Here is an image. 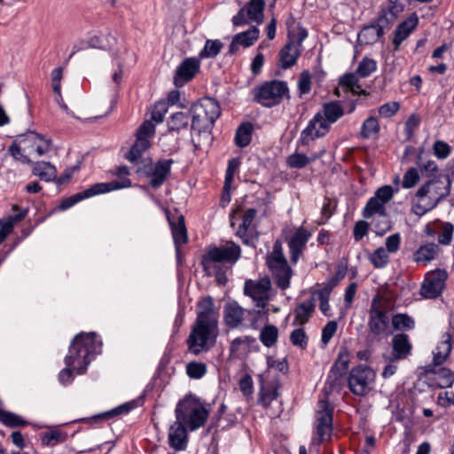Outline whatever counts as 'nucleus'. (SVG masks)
<instances>
[{
  "label": "nucleus",
  "mask_w": 454,
  "mask_h": 454,
  "mask_svg": "<svg viewBox=\"0 0 454 454\" xmlns=\"http://www.w3.org/2000/svg\"><path fill=\"white\" fill-rule=\"evenodd\" d=\"M101 342L97 340L95 333H81L77 334L70 347L68 355L65 358L67 367L59 373V380L67 385L73 380L72 369L78 374H82L90 363V356L99 352Z\"/></svg>",
  "instance_id": "nucleus-1"
},
{
  "label": "nucleus",
  "mask_w": 454,
  "mask_h": 454,
  "mask_svg": "<svg viewBox=\"0 0 454 454\" xmlns=\"http://www.w3.org/2000/svg\"><path fill=\"white\" fill-rule=\"evenodd\" d=\"M175 415L176 419H181L191 431H194L204 426L208 411L196 397L189 395L178 402Z\"/></svg>",
  "instance_id": "nucleus-2"
},
{
  "label": "nucleus",
  "mask_w": 454,
  "mask_h": 454,
  "mask_svg": "<svg viewBox=\"0 0 454 454\" xmlns=\"http://www.w3.org/2000/svg\"><path fill=\"white\" fill-rule=\"evenodd\" d=\"M189 114L192 118L191 129L201 132L214 125L221 114V108L215 99L204 98L192 106Z\"/></svg>",
  "instance_id": "nucleus-3"
},
{
  "label": "nucleus",
  "mask_w": 454,
  "mask_h": 454,
  "mask_svg": "<svg viewBox=\"0 0 454 454\" xmlns=\"http://www.w3.org/2000/svg\"><path fill=\"white\" fill-rule=\"evenodd\" d=\"M218 336V325L194 322L187 339L189 351L194 355L207 352Z\"/></svg>",
  "instance_id": "nucleus-4"
},
{
  "label": "nucleus",
  "mask_w": 454,
  "mask_h": 454,
  "mask_svg": "<svg viewBox=\"0 0 454 454\" xmlns=\"http://www.w3.org/2000/svg\"><path fill=\"white\" fill-rule=\"evenodd\" d=\"M288 91L286 82L271 80L253 89V100L264 107L270 108L279 105Z\"/></svg>",
  "instance_id": "nucleus-5"
},
{
  "label": "nucleus",
  "mask_w": 454,
  "mask_h": 454,
  "mask_svg": "<svg viewBox=\"0 0 454 454\" xmlns=\"http://www.w3.org/2000/svg\"><path fill=\"white\" fill-rule=\"evenodd\" d=\"M451 180L449 176L438 175L427 180L416 192L419 199L428 197L431 207H435L440 201L449 196Z\"/></svg>",
  "instance_id": "nucleus-6"
},
{
  "label": "nucleus",
  "mask_w": 454,
  "mask_h": 454,
  "mask_svg": "<svg viewBox=\"0 0 454 454\" xmlns=\"http://www.w3.org/2000/svg\"><path fill=\"white\" fill-rule=\"evenodd\" d=\"M129 186H130V181L129 179H124L121 182L112 181L109 183H98L82 192H77L63 200L59 205V208L61 210H66L84 199H89L98 194Z\"/></svg>",
  "instance_id": "nucleus-7"
},
{
  "label": "nucleus",
  "mask_w": 454,
  "mask_h": 454,
  "mask_svg": "<svg viewBox=\"0 0 454 454\" xmlns=\"http://www.w3.org/2000/svg\"><path fill=\"white\" fill-rule=\"evenodd\" d=\"M374 380V371L365 364H359L352 368L349 372L348 387L354 395L364 396L372 388Z\"/></svg>",
  "instance_id": "nucleus-8"
},
{
  "label": "nucleus",
  "mask_w": 454,
  "mask_h": 454,
  "mask_svg": "<svg viewBox=\"0 0 454 454\" xmlns=\"http://www.w3.org/2000/svg\"><path fill=\"white\" fill-rule=\"evenodd\" d=\"M378 296L372 300V303L368 311L369 319L367 323L368 336L367 341L380 340V336L387 333L389 325L388 314L386 310L380 309L377 306Z\"/></svg>",
  "instance_id": "nucleus-9"
},
{
  "label": "nucleus",
  "mask_w": 454,
  "mask_h": 454,
  "mask_svg": "<svg viewBox=\"0 0 454 454\" xmlns=\"http://www.w3.org/2000/svg\"><path fill=\"white\" fill-rule=\"evenodd\" d=\"M174 163L172 159L158 160L154 165L152 162L144 163L139 166L137 172L139 175L145 176L150 178L149 184L153 189L160 188L170 175L171 167Z\"/></svg>",
  "instance_id": "nucleus-10"
},
{
  "label": "nucleus",
  "mask_w": 454,
  "mask_h": 454,
  "mask_svg": "<svg viewBox=\"0 0 454 454\" xmlns=\"http://www.w3.org/2000/svg\"><path fill=\"white\" fill-rule=\"evenodd\" d=\"M241 255V249L239 245L231 242L228 246L214 247L203 256L202 263L205 268L211 262L235 263Z\"/></svg>",
  "instance_id": "nucleus-11"
},
{
  "label": "nucleus",
  "mask_w": 454,
  "mask_h": 454,
  "mask_svg": "<svg viewBox=\"0 0 454 454\" xmlns=\"http://www.w3.org/2000/svg\"><path fill=\"white\" fill-rule=\"evenodd\" d=\"M448 273L445 270L437 269L426 274L419 294L426 299L439 297L445 288Z\"/></svg>",
  "instance_id": "nucleus-12"
},
{
  "label": "nucleus",
  "mask_w": 454,
  "mask_h": 454,
  "mask_svg": "<svg viewBox=\"0 0 454 454\" xmlns=\"http://www.w3.org/2000/svg\"><path fill=\"white\" fill-rule=\"evenodd\" d=\"M319 407L320 411L317 417V438L313 439V444H320L330 439L333 431V407L330 406L327 401H320Z\"/></svg>",
  "instance_id": "nucleus-13"
},
{
  "label": "nucleus",
  "mask_w": 454,
  "mask_h": 454,
  "mask_svg": "<svg viewBox=\"0 0 454 454\" xmlns=\"http://www.w3.org/2000/svg\"><path fill=\"white\" fill-rule=\"evenodd\" d=\"M270 287L271 283L267 277L262 278L259 280L248 279L244 285V294L256 302V307L264 309L269 300Z\"/></svg>",
  "instance_id": "nucleus-14"
},
{
  "label": "nucleus",
  "mask_w": 454,
  "mask_h": 454,
  "mask_svg": "<svg viewBox=\"0 0 454 454\" xmlns=\"http://www.w3.org/2000/svg\"><path fill=\"white\" fill-rule=\"evenodd\" d=\"M330 124L325 121L319 112L309 121L308 126L301 133V142L308 145L309 140L324 137L330 130Z\"/></svg>",
  "instance_id": "nucleus-15"
},
{
  "label": "nucleus",
  "mask_w": 454,
  "mask_h": 454,
  "mask_svg": "<svg viewBox=\"0 0 454 454\" xmlns=\"http://www.w3.org/2000/svg\"><path fill=\"white\" fill-rule=\"evenodd\" d=\"M197 317L195 322L218 325V310L214 299L207 295L201 298L198 303Z\"/></svg>",
  "instance_id": "nucleus-16"
},
{
  "label": "nucleus",
  "mask_w": 454,
  "mask_h": 454,
  "mask_svg": "<svg viewBox=\"0 0 454 454\" xmlns=\"http://www.w3.org/2000/svg\"><path fill=\"white\" fill-rule=\"evenodd\" d=\"M200 69V61L195 58H187L177 67L174 75V84L179 88L191 81Z\"/></svg>",
  "instance_id": "nucleus-17"
},
{
  "label": "nucleus",
  "mask_w": 454,
  "mask_h": 454,
  "mask_svg": "<svg viewBox=\"0 0 454 454\" xmlns=\"http://www.w3.org/2000/svg\"><path fill=\"white\" fill-rule=\"evenodd\" d=\"M348 367V360L341 358L340 355L331 368L326 380L325 391L333 392L341 385V379L346 374Z\"/></svg>",
  "instance_id": "nucleus-18"
},
{
  "label": "nucleus",
  "mask_w": 454,
  "mask_h": 454,
  "mask_svg": "<svg viewBox=\"0 0 454 454\" xmlns=\"http://www.w3.org/2000/svg\"><path fill=\"white\" fill-rule=\"evenodd\" d=\"M419 18L416 13H412L405 20L397 25L393 38L394 51H399L400 45L405 41L411 32L417 27Z\"/></svg>",
  "instance_id": "nucleus-19"
},
{
  "label": "nucleus",
  "mask_w": 454,
  "mask_h": 454,
  "mask_svg": "<svg viewBox=\"0 0 454 454\" xmlns=\"http://www.w3.org/2000/svg\"><path fill=\"white\" fill-rule=\"evenodd\" d=\"M310 237V232L306 229L300 227L296 230L294 236L290 239L288 246L290 250V259L293 263H296L306 247V244Z\"/></svg>",
  "instance_id": "nucleus-20"
},
{
  "label": "nucleus",
  "mask_w": 454,
  "mask_h": 454,
  "mask_svg": "<svg viewBox=\"0 0 454 454\" xmlns=\"http://www.w3.org/2000/svg\"><path fill=\"white\" fill-rule=\"evenodd\" d=\"M187 430L181 419H176L169 427L168 443L176 450H183L187 445Z\"/></svg>",
  "instance_id": "nucleus-21"
},
{
  "label": "nucleus",
  "mask_w": 454,
  "mask_h": 454,
  "mask_svg": "<svg viewBox=\"0 0 454 454\" xmlns=\"http://www.w3.org/2000/svg\"><path fill=\"white\" fill-rule=\"evenodd\" d=\"M257 211L254 208H248L245 211L242 217V223L239 226L238 231L236 232L237 236H239L242 242L245 245L254 247L256 238H253L250 235L252 223L256 216Z\"/></svg>",
  "instance_id": "nucleus-22"
},
{
  "label": "nucleus",
  "mask_w": 454,
  "mask_h": 454,
  "mask_svg": "<svg viewBox=\"0 0 454 454\" xmlns=\"http://www.w3.org/2000/svg\"><path fill=\"white\" fill-rule=\"evenodd\" d=\"M392 356L391 362L403 360L408 357L411 352L412 345L406 333H397L392 339Z\"/></svg>",
  "instance_id": "nucleus-23"
},
{
  "label": "nucleus",
  "mask_w": 454,
  "mask_h": 454,
  "mask_svg": "<svg viewBox=\"0 0 454 454\" xmlns=\"http://www.w3.org/2000/svg\"><path fill=\"white\" fill-rule=\"evenodd\" d=\"M245 309L235 301L227 303L223 309L225 325L231 328H238L244 320Z\"/></svg>",
  "instance_id": "nucleus-24"
},
{
  "label": "nucleus",
  "mask_w": 454,
  "mask_h": 454,
  "mask_svg": "<svg viewBox=\"0 0 454 454\" xmlns=\"http://www.w3.org/2000/svg\"><path fill=\"white\" fill-rule=\"evenodd\" d=\"M18 141L20 144H26L27 141H32L35 151L38 156L43 155L50 149V141L35 131L27 130L24 134L19 135Z\"/></svg>",
  "instance_id": "nucleus-25"
},
{
  "label": "nucleus",
  "mask_w": 454,
  "mask_h": 454,
  "mask_svg": "<svg viewBox=\"0 0 454 454\" xmlns=\"http://www.w3.org/2000/svg\"><path fill=\"white\" fill-rule=\"evenodd\" d=\"M168 222L171 228L176 249L178 253L180 246L185 244L188 241L187 231L184 223V217L183 215H178L176 217V221H174L170 217H168Z\"/></svg>",
  "instance_id": "nucleus-26"
},
{
  "label": "nucleus",
  "mask_w": 454,
  "mask_h": 454,
  "mask_svg": "<svg viewBox=\"0 0 454 454\" xmlns=\"http://www.w3.org/2000/svg\"><path fill=\"white\" fill-rule=\"evenodd\" d=\"M315 311V303L313 300L305 301L297 305L294 310V320L293 325L302 326L306 325Z\"/></svg>",
  "instance_id": "nucleus-27"
},
{
  "label": "nucleus",
  "mask_w": 454,
  "mask_h": 454,
  "mask_svg": "<svg viewBox=\"0 0 454 454\" xmlns=\"http://www.w3.org/2000/svg\"><path fill=\"white\" fill-rule=\"evenodd\" d=\"M300 55V49L295 46L294 41L288 42L279 52V65L282 68L287 69L296 64Z\"/></svg>",
  "instance_id": "nucleus-28"
},
{
  "label": "nucleus",
  "mask_w": 454,
  "mask_h": 454,
  "mask_svg": "<svg viewBox=\"0 0 454 454\" xmlns=\"http://www.w3.org/2000/svg\"><path fill=\"white\" fill-rule=\"evenodd\" d=\"M356 73H347L340 77L339 85L346 91L353 95H366L367 92L361 89Z\"/></svg>",
  "instance_id": "nucleus-29"
},
{
  "label": "nucleus",
  "mask_w": 454,
  "mask_h": 454,
  "mask_svg": "<svg viewBox=\"0 0 454 454\" xmlns=\"http://www.w3.org/2000/svg\"><path fill=\"white\" fill-rule=\"evenodd\" d=\"M32 173L45 182L55 181L57 178V169L55 166L47 161H37L33 163Z\"/></svg>",
  "instance_id": "nucleus-30"
},
{
  "label": "nucleus",
  "mask_w": 454,
  "mask_h": 454,
  "mask_svg": "<svg viewBox=\"0 0 454 454\" xmlns=\"http://www.w3.org/2000/svg\"><path fill=\"white\" fill-rule=\"evenodd\" d=\"M451 340L452 337L450 333H446L442 335V340L438 343L434 354V363L435 365H441L449 356L451 351Z\"/></svg>",
  "instance_id": "nucleus-31"
},
{
  "label": "nucleus",
  "mask_w": 454,
  "mask_h": 454,
  "mask_svg": "<svg viewBox=\"0 0 454 454\" xmlns=\"http://www.w3.org/2000/svg\"><path fill=\"white\" fill-rule=\"evenodd\" d=\"M321 114H323L324 120L327 121L331 125L344 115V110L340 102L331 101L324 104Z\"/></svg>",
  "instance_id": "nucleus-32"
},
{
  "label": "nucleus",
  "mask_w": 454,
  "mask_h": 454,
  "mask_svg": "<svg viewBox=\"0 0 454 454\" xmlns=\"http://www.w3.org/2000/svg\"><path fill=\"white\" fill-rule=\"evenodd\" d=\"M151 144L148 139L137 137L135 143L129 149L126 158L131 163H137L142 154L150 147Z\"/></svg>",
  "instance_id": "nucleus-33"
},
{
  "label": "nucleus",
  "mask_w": 454,
  "mask_h": 454,
  "mask_svg": "<svg viewBox=\"0 0 454 454\" xmlns=\"http://www.w3.org/2000/svg\"><path fill=\"white\" fill-rule=\"evenodd\" d=\"M192 121L189 113L177 112L170 115L168 121V128L169 131H180L187 129L189 121Z\"/></svg>",
  "instance_id": "nucleus-34"
},
{
  "label": "nucleus",
  "mask_w": 454,
  "mask_h": 454,
  "mask_svg": "<svg viewBox=\"0 0 454 454\" xmlns=\"http://www.w3.org/2000/svg\"><path fill=\"white\" fill-rule=\"evenodd\" d=\"M105 39L106 41L107 42V46H103V45H97L95 43V41H98V37H95V38H92L90 42H81L79 43L78 44H75L73 46V51L72 52L70 53L68 59L66 60L65 64H67L69 59L76 53L78 52L79 51L81 50H83L87 47V45H90L91 47H98V48H104V49H106V50H109V51H112L113 48H114V45L116 43V39L114 36L111 35L110 34L109 35H106L105 36Z\"/></svg>",
  "instance_id": "nucleus-35"
},
{
  "label": "nucleus",
  "mask_w": 454,
  "mask_h": 454,
  "mask_svg": "<svg viewBox=\"0 0 454 454\" xmlns=\"http://www.w3.org/2000/svg\"><path fill=\"white\" fill-rule=\"evenodd\" d=\"M384 31L380 27L376 28L372 23L365 26L358 34V40L365 44H372L376 43L381 36Z\"/></svg>",
  "instance_id": "nucleus-36"
},
{
  "label": "nucleus",
  "mask_w": 454,
  "mask_h": 454,
  "mask_svg": "<svg viewBox=\"0 0 454 454\" xmlns=\"http://www.w3.org/2000/svg\"><path fill=\"white\" fill-rule=\"evenodd\" d=\"M253 125L250 122H245L239 126L235 135V143L239 147L247 146L252 139Z\"/></svg>",
  "instance_id": "nucleus-37"
},
{
  "label": "nucleus",
  "mask_w": 454,
  "mask_h": 454,
  "mask_svg": "<svg viewBox=\"0 0 454 454\" xmlns=\"http://www.w3.org/2000/svg\"><path fill=\"white\" fill-rule=\"evenodd\" d=\"M439 247L434 243H427L421 246L414 254V260L417 262H427L433 260L437 254Z\"/></svg>",
  "instance_id": "nucleus-38"
},
{
  "label": "nucleus",
  "mask_w": 454,
  "mask_h": 454,
  "mask_svg": "<svg viewBox=\"0 0 454 454\" xmlns=\"http://www.w3.org/2000/svg\"><path fill=\"white\" fill-rule=\"evenodd\" d=\"M255 342V338L252 336H240L235 338L231 343L230 351L233 355L247 353L250 347Z\"/></svg>",
  "instance_id": "nucleus-39"
},
{
  "label": "nucleus",
  "mask_w": 454,
  "mask_h": 454,
  "mask_svg": "<svg viewBox=\"0 0 454 454\" xmlns=\"http://www.w3.org/2000/svg\"><path fill=\"white\" fill-rule=\"evenodd\" d=\"M376 199L377 198L372 197L367 201L362 211L364 218L369 219L375 215L387 213L386 206Z\"/></svg>",
  "instance_id": "nucleus-40"
},
{
  "label": "nucleus",
  "mask_w": 454,
  "mask_h": 454,
  "mask_svg": "<svg viewBox=\"0 0 454 454\" xmlns=\"http://www.w3.org/2000/svg\"><path fill=\"white\" fill-rule=\"evenodd\" d=\"M264 5L263 0H250L247 9V14L249 20L258 24L262 23Z\"/></svg>",
  "instance_id": "nucleus-41"
},
{
  "label": "nucleus",
  "mask_w": 454,
  "mask_h": 454,
  "mask_svg": "<svg viewBox=\"0 0 454 454\" xmlns=\"http://www.w3.org/2000/svg\"><path fill=\"white\" fill-rule=\"evenodd\" d=\"M27 213V209H24L18 214L10 215L7 219H0V234L4 235V239L12 231L14 224L20 222Z\"/></svg>",
  "instance_id": "nucleus-42"
},
{
  "label": "nucleus",
  "mask_w": 454,
  "mask_h": 454,
  "mask_svg": "<svg viewBox=\"0 0 454 454\" xmlns=\"http://www.w3.org/2000/svg\"><path fill=\"white\" fill-rule=\"evenodd\" d=\"M278 338V329L273 325H266L260 333L259 339L261 342L267 348L273 347Z\"/></svg>",
  "instance_id": "nucleus-43"
},
{
  "label": "nucleus",
  "mask_w": 454,
  "mask_h": 454,
  "mask_svg": "<svg viewBox=\"0 0 454 454\" xmlns=\"http://www.w3.org/2000/svg\"><path fill=\"white\" fill-rule=\"evenodd\" d=\"M436 385L440 388L450 387L454 382V373L448 368L441 367L434 372Z\"/></svg>",
  "instance_id": "nucleus-44"
},
{
  "label": "nucleus",
  "mask_w": 454,
  "mask_h": 454,
  "mask_svg": "<svg viewBox=\"0 0 454 454\" xmlns=\"http://www.w3.org/2000/svg\"><path fill=\"white\" fill-rule=\"evenodd\" d=\"M137 406V402L136 400L122 403L118 407H115L106 412L99 414L96 417V419H110L118 415L129 413L130 411L134 410Z\"/></svg>",
  "instance_id": "nucleus-45"
},
{
  "label": "nucleus",
  "mask_w": 454,
  "mask_h": 454,
  "mask_svg": "<svg viewBox=\"0 0 454 454\" xmlns=\"http://www.w3.org/2000/svg\"><path fill=\"white\" fill-rule=\"evenodd\" d=\"M372 224L373 231L378 236H383L391 229V222L387 213L375 215Z\"/></svg>",
  "instance_id": "nucleus-46"
},
{
  "label": "nucleus",
  "mask_w": 454,
  "mask_h": 454,
  "mask_svg": "<svg viewBox=\"0 0 454 454\" xmlns=\"http://www.w3.org/2000/svg\"><path fill=\"white\" fill-rule=\"evenodd\" d=\"M391 322L395 330H411L415 327L413 318L407 314H395L393 316Z\"/></svg>",
  "instance_id": "nucleus-47"
},
{
  "label": "nucleus",
  "mask_w": 454,
  "mask_h": 454,
  "mask_svg": "<svg viewBox=\"0 0 454 454\" xmlns=\"http://www.w3.org/2000/svg\"><path fill=\"white\" fill-rule=\"evenodd\" d=\"M223 44L220 40H207L204 48L200 52V59L215 58L222 50Z\"/></svg>",
  "instance_id": "nucleus-48"
},
{
  "label": "nucleus",
  "mask_w": 454,
  "mask_h": 454,
  "mask_svg": "<svg viewBox=\"0 0 454 454\" xmlns=\"http://www.w3.org/2000/svg\"><path fill=\"white\" fill-rule=\"evenodd\" d=\"M292 275L293 270L289 265L272 274L277 286L282 290L289 287Z\"/></svg>",
  "instance_id": "nucleus-49"
},
{
  "label": "nucleus",
  "mask_w": 454,
  "mask_h": 454,
  "mask_svg": "<svg viewBox=\"0 0 454 454\" xmlns=\"http://www.w3.org/2000/svg\"><path fill=\"white\" fill-rule=\"evenodd\" d=\"M278 396V390L273 385L262 386L258 402L266 408L273 400L277 399Z\"/></svg>",
  "instance_id": "nucleus-50"
},
{
  "label": "nucleus",
  "mask_w": 454,
  "mask_h": 454,
  "mask_svg": "<svg viewBox=\"0 0 454 454\" xmlns=\"http://www.w3.org/2000/svg\"><path fill=\"white\" fill-rule=\"evenodd\" d=\"M0 421L11 427H24L27 424L20 416L6 411H0Z\"/></svg>",
  "instance_id": "nucleus-51"
},
{
  "label": "nucleus",
  "mask_w": 454,
  "mask_h": 454,
  "mask_svg": "<svg viewBox=\"0 0 454 454\" xmlns=\"http://www.w3.org/2000/svg\"><path fill=\"white\" fill-rule=\"evenodd\" d=\"M396 19L397 17L393 16V14H389L388 12H387V9L382 7L378 18L375 20H373L372 24L376 28L380 27V29L384 31V28H389Z\"/></svg>",
  "instance_id": "nucleus-52"
},
{
  "label": "nucleus",
  "mask_w": 454,
  "mask_h": 454,
  "mask_svg": "<svg viewBox=\"0 0 454 454\" xmlns=\"http://www.w3.org/2000/svg\"><path fill=\"white\" fill-rule=\"evenodd\" d=\"M377 68V63L374 59L364 57L360 61L356 68V74L360 77L365 78L368 77L372 73H373Z\"/></svg>",
  "instance_id": "nucleus-53"
},
{
  "label": "nucleus",
  "mask_w": 454,
  "mask_h": 454,
  "mask_svg": "<svg viewBox=\"0 0 454 454\" xmlns=\"http://www.w3.org/2000/svg\"><path fill=\"white\" fill-rule=\"evenodd\" d=\"M290 341L294 346L305 349L308 346L309 337L303 328H296L290 334Z\"/></svg>",
  "instance_id": "nucleus-54"
},
{
  "label": "nucleus",
  "mask_w": 454,
  "mask_h": 454,
  "mask_svg": "<svg viewBox=\"0 0 454 454\" xmlns=\"http://www.w3.org/2000/svg\"><path fill=\"white\" fill-rule=\"evenodd\" d=\"M380 125L377 119L373 116L368 117L362 125L361 136L364 138H369L372 135L378 133Z\"/></svg>",
  "instance_id": "nucleus-55"
},
{
  "label": "nucleus",
  "mask_w": 454,
  "mask_h": 454,
  "mask_svg": "<svg viewBox=\"0 0 454 454\" xmlns=\"http://www.w3.org/2000/svg\"><path fill=\"white\" fill-rule=\"evenodd\" d=\"M387 251L383 247L377 248L371 255L370 261L375 268H383L388 262Z\"/></svg>",
  "instance_id": "nucleus-56"
},
{
  "label": "nucleus",
  "mask_w": 454,
  "mask_h": 454,
  "mask_svg": "<svg viewBox=\"0 0 454 454\" xmlns=\"http://www.w3.org/2000/svg\"><path fill=\"white\" fill-rule=\"evenodd\" d=\"M419 169L416 168H409L403 175L402 187L404 189H410L414 187L419 181Z\"/></svg>",
  "instance_id": "nucleus-57"
},
{
  "label": "nucleus",
  "mask_w": 454,
  "mask_h": 454,
  "mask_svg": "<svg viewBox=\"0 0 454 454\" xmlns=\"http://www.w3.org/2000/svg\"><path fill=\"white\" fill-rule=\"evenodd\" d=\"M236 35H239L240 39H239V44L244 47L251 46L255 40H257L259 36V30L255 27L252 29H248L245 32L237 34Z\"/></svg>",
  "instance_id": "nucleus-58"
},
{
  "label": "nucleus",
  "mask_w": 454,
  "mask_h": 454,
  "mask_svg": "<svg viewBox=\"0 0 454 454\" xmlns=\"http://www.w3.org/2000/svg\"><path fill=\"white\" fill-rule=\"evenodd\" d=\"M186 372L192 379H200L207 372V366L203 363L191 362L186 366Z\"/></svg>",
  "instance_id": "nucleus-59"
},
{
  "label": "nucleus",
  "mask_w": 454,
  "mask_h": 454,
  "mask_svg": "<svg viewBox=\"0 0 454 454\" xmlns=\"http://www.w3.org/2000/svg\"><path fill=\"white\" fill-rule=\"evenodd\" d=\"M23 145L22 144H20L18 141V137L13 141V143L9 147V153L10 154L17 160H20L22 163H32L30 159L22 153Z\"/></svg>",
  "instance_id": "nucleus-60"
},
{
  "label": "nucleus",
  "mask_w": 454,
  "mask_h": 454,
  "mask_svg": "<svg viewBox=\"0 0 454 454\" xmlns=\"http://www.w3.org/2000/svg\"><path fill=\"white\" fill-rule=\"evenodd\" d=\"M421 160V152L417 156V164L419 165V170L421 174L427 177H434L436 176L434 174L438 170L437 164L434 160H427L424 164H419V160Z\"/></svg>",
  "instance_id": "nucleus-61"
},
{
  "label": "nucleus",
  "mask_w": 454,
  "mask_h": 454,
  "mask_svg": "<svg viewBox=\"0 0 454 454\" xmlns=\"http://www.w3.org/2000/svg\"><path fill=\"white\" fill-rule=\"evenodd\" d=\"M400 105L398 102H388L380 106L378 112L382 118H390L394 116L399 110Z\"/></svg>",
  "instance_id": "nucleus-62"
},
{
  "label": "nucleus",
  "mask_w": 454,
  "mask_h": 454,
  "mask_svg": "<svg viewBox=\"0 0 454 454\" xmlns=\"http://www.w3.org/2000/svg\"><path fill=\"white\" fill-rule=\"evenodd\" d=\"M394 195V190L392 186L390 185H384L380 188H379L375 193L374 198H377L376 200H379L381 203L386 205L388 201L391 200Z\"/></svg>",
  "instance_id": "nucleus-63"
},
{
  "label": "nucleus",
  "mask_w": 454,
  "mask_h": 454,
  "mask_svg": "<svg viewBox=\"0 0 454 454\" xmlns=\"http://www.w3.org/2000/svg\"><path fill=\"white\" fill-rule=\"evenodd\" d=\"M155 134V127L151 121H145L137 131V137L148 139Z\"/></svg>",
  "instance_id": "nucleus-64"
}]
</instances>
